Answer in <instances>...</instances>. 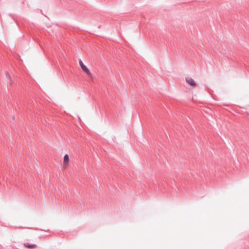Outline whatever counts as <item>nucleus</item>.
I'll use <instances>...</instances> for the list:
<instances>
[{
  "label": "nucleus",
  "mask_w": 249,
  "mask_h": 249,
  "mask_svg": "<svg viewBox=\"0 0 249 249\" xmlns=\"http://www.w3.org/2000/svg\"><path fill=\"white\" fill-rule=\"evenodd\" d=\"M185 81L190 86L192 87L193 88H195L197 85L196 82L191 77H186Z\"/></svg>",
  "instance_id": "obj_1"
},
{
  "label": "nucleus",
  "mask_w": 249,
  "mask_h": 249,
  "mask_svg": "<svg viewBox=\"0 0 249 249\" xmlns=\"http://www.w3.org/2000/svg\"><path fill=\"white\" fill-rule=\"evenodd\" d=\"M79 64L82 70L88 75H91V72L89 69L84 64L81 60H79Z\"/></svg>",
  "instance_id": "obj_2"
},
{
  "label": "nucleus",
  "mask_w": 249,
  "mask_h": 249,
  "mask_svg": "<svg viewBox=\"0 0 249 249\" xmlns=\"http://www.w3.org/2000/svg\"><path fill=\"white\" fill-rule=\"evenodd\" d=\"M69 157L68 155H65L64 157V160H63V165L65 167H67V166L69 164Z\"/></svg>",
  "instance_id": "obj_3"
},
{
  "label": "nucleus",
  "mask_w": 249,
  "mask_h": 249,
  "mask_svg": "<svg viewBox=\"0 0 249 249\" xmlns=\"http://www.w3.org/2000/svg\"><path fill=\"white\" fill-rule=\"evenodd\" d=\"M24 246L28 249H35L37 247V245L36 244H31L29 243H25L24 244Z\"/></svg>",
  "instance_id": "obj_4"
},
{
  "label": "nucleus",
  "mask_w": 249,
  "mask_h": 249,
  "mask_svg": "<svg viewBox=\"0 0 249 249\" xmlns=\"http://www.w3.org/2000/svg\"><path fill=\"white\" fill-rule=\"evenodd\" d=\"M5 75H6V77L9 80L8 83L11 84L12 82V78H11V76L10 75V74L8 73V72H6Z\"/></svg>",
  "instance_id": "obj_5"
}]
</instances>
